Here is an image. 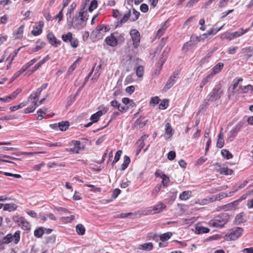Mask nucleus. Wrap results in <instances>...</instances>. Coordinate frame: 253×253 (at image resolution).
<instances>
[{"label": "nucleus", "mask_w": 253, "mask_h": 253, "mask_svg": "<svg viewBox=\"0 0 253 253\" xmlns=\"http://www.w3.org/2000/svg\"><path fill=\"white\" fill-rule=\"evenodd\" d=\"M25 105H26L25 103H21L18 105H15V106L10 107L9 108V109L11 111H16V110L20 109V108L23 107Z\"/></svg>", "instance_id": "50"}, {"label": "nucleus", "mask_w": 253, "mask_h": 253, "mask_svg": "<svg viewBox=\"0 0 253 253\" xmlns=\"http://www.w3.org/2000/svg\"><path fill=\"white\" fill-rule=\"evenodd\" d=\"M103 29H104L103 25H98L92 32L91 35L95 37L97 39H100L104 36L103 33Z\"/></svg>", "instance_id": "8"}, {"label": "nucleus", "mask_w": 253, "mask_h": 253, "mask_svg": "<svg viewBox=\"0 0 253 253\" xmlns=\"http://www.w3.org/2000/svg\"><path fill=\"white\" fill-rule=\"evenodd\" d=\"M86 14L85 11L80 12L78 17L70 19L72 20L71 22L74 28L79 30L83 29L85 26L87 20V18L86 17Z\"/></svg>", "instance_id": "2"}, {"label": "nucleus", "mask_w": 253, "mask_h": 253, "mask_svg": "<svg viewBox=\"0 0 253 253\" xmlns=\"http://www.w3.org/2000/svg\"><path fill=\"white\" fill-rule=\"evenodd\" d=\"M43 233V229L42 227L39 228L34 231V235L40 238L42 236V234Z\"/></svg>", "instance_id": "46"}, {"label": "nucleus", "mask_w": 253, "mask_h": 253, "mask_svg": "<svg viewBox=\"0 0 253 253\" xmlns=\"http://www.w3.org/2000/svg\"><path fill=\"white\" fill-rule=\"evenodd\" d=\"M209 231V228L205 227L200 226L196 228V232L198 234L207 233Z\"/></svg>", "instance_id": "42"}, {"label": "nucleus", "mask_w": 253, "mask_h": 253, "mask_svg": "<svg viewBox=\"0 0 253 253\" xmlns=\"http://www.w3.org/2000/svg\"><path fill=\"white\" fill-rule=\"evenodd\" d=\"M103 115V112L102 111H98L96 113L92 115L90 117V120L94 123H97L99 118Z\"/></svg>", "instance_id": "22"}, {"label": "nucleus", "mask_w": 253, "mask_h": 253, "mask_svg": "<svg viewBox=\"0 0 253 253\" xmlns=\"http://www.w3.org/2000/svg\"><path fill=\"white\" fill-rule=\"evenodd\" d=\"M69 126V122L67 121H62L58 124V127L61 131L66 130Z\"/></svg>", "instance_id": "24"}, {"label": "nucleus", "mask_w": 253, "mask_h": 253, "mask_svg": "<svg viewBox=\"0 0 253 253\" xmlns=\"http://www.w3.org/2000/svg\"><path fill=\"white\" fill-rule=\"evenodd\" d=\"M159 102V98L158 97H153L151 98L150 100V104H153L154 105L157 104Z\"/></svg>", "instance_id": "63"}, {"label": "nucleus", "mask_w": 253, "mask_h": 253, "mask_svg": "<svg viewBox=\"0 0 253 253\" xmlns=\"http://www.w3.org/2000/svg\"><path fill=\"white\" fill-rule=\"evenodd\" d=\"M13 239V235L11 234H7L6 236L2 239L3 243H4L5 244H7L11 242Z\"/></svg>", "instance_id": "37"}, {"label": "nucleus", "mask_w": 253, "mask_h": 253, "mask_svg": "<svg viewBox=\"0 0 253 253\" xmlns=\"http://www.w3.org/2000/svg\"><path fill=\"white\" fill-rule=\"evenodd\" d=\"M248 183V181H244L243 182V183H241V184H240L239 185H238L237 186V189L234 191V192H230L229 194H232L235 192H236L237 191H238V190H240L243 188H244L247 184Z\"/></svg>", "instance_id": "55"}, {"label": "nucleus", "mask_w": 253, "mask_h": 253, "mask_svg": "<svg viewBox=\"0 0 253 253\" xmlns=\"http://www.w3.org/2000/svg\"><path fill=\"white\" fill-rule=\"evenodd\" d=\"M40 94V90H36V91L30 95V96L29 97V100H30L31 101L38 100Z\"/></svg>", "instance_id": "30"}, {"label": "nucleus", "mask_w": 253, "mask_h": 253, "mask_svg": "<svg viewBox=\"0 0 253 253\" xmlns=\"http://www.w3.org/2000/svg\"><path fill=\"white\" fill-rule=\"evenodd\" d=\"M242 52L248 58L253 56V47L249 46L242 49Z\"/></svg>", "instance_id": "14"}, {"label": "nucleus", "mask_w": 253, "mask_h": 253, "mask_svg": "<svg viewBox=\"0 0 253 253\" xmlns=\"http://www.w3.org/2000/svg\"><path fill=\"white\" fill-rule=\"evenodd\" d=\"M221 155L227 160L231 159L233 157L232 154L226 149H222L221 151Z\"/></svg>", "instance_id": "31"}, {"label": "nucleus", "mask_w": 253, "mask_h": 253, "mask_svg": "<svg viewBox=\"0 0 253 253\" xmlns=\"http://www.w3.org/2000/svg\"><path fill=\"white\" fill-rule=\"evenodd\" d=\"M76 5L74 3H72L71 5L70 6L69 8L68 9V11L67 13V20L69 21V19H72L71 14L73 12L74 8H75Z\"/></svg>", "instance_id": "33"}, {"label": "nucleus", "mask_w": 253, "mask_h": 253, "mask_svg": "<svg viewBox=\"0 0 253 253\" xmlns=\"http://www.w3.org/2000/svg\"><path fill=\"white\" fill-rule=\"evenodd\" d=\"M130 161L129 157L127 156H125L124 157L123 163L121 165V170H124L126 169L127 168L129 164L130 163Z\"/></svg>", "instance_id": "23"}, {"label": "nucleus", "mask_w": 253, "mask_h": 253, "mask_svg": "<svg viewBox=\"0 0 253 253\" xmlns=\"http://www.w3.org/2000/svg\"><path fill=\"white\" fill-rule=\"evenodd\" d=\"M147 120L142 121L141 118H138L135 122V126L139 128H142L146 125Z\"/></svg>", "instance_id": "26"}, {"label": "nucleus", "mask_w": 253, "mask_h": 253, "mask_svg": "<svg viewBox=\"0 0 253 253\" xmlns=\"http://www.w3.org/2000/svg\"><path fill=\"white\" fill-rule=\"evenodd\" d=\"M122 154V150L117 151V152H116V153L115 154L114 159L112 162V165H114L115 163H117L120 160V157H121Z\"/></svg>", "instance_id": "48"}, {"label": "nucleus", "mask_w": 253, "mask_h": 253, "mask_svg": "<svg viewBox=\"0 0 253 253\" xmlns=\"http://www.w3.org/2000/svg\"><path fill=\"white\" fill-rule=\"evenodd\" d=\"M130 35L133 41V44L134 47H137L140 42V34L136 29H132L130 31Z\"/></svg>", "instance_id": "6"}, {"label": "nucleus", "mask_w": 253, "mask_h": 253, "mask_svg": "<svg viewBox=\"0 0 253 253\" xmlns=\"http://www.w3.org/2000/svg\"><path fill=\"white\" fill-rule=\"evenodd\" d=\"M47 111V108H44L43 109V110H42V109H39L38 111H37V114L38 115V118H39V120H41L43 119V116L42 115V114H45Z\"/></svg>", "instance_id": "51"}, {"label": "nucleus", "mask_w": 253, "mask_h": 253, "mask_svg": "<svg viewBox=\"0 0 253 253\" xmlns=\"http://www.w3.org/2000/svg\"><path fill=\"white\" fill-rule=\"evenodd\" d=\"M243 232V229L241 227L234 228L225 235V239L227 241L236 240L242 235Z\"/></svg>", "instance_id": "4"}, {"label": "nucleus", "mask_w": 253, "mask_h": 253, "mask_svg": "<svg viewBox=\"0 0 253 253\" xmlns=\"http://www.w3.org/2000/svg\"><path fill=\"white\" fill-rule=\"evenodd\" d=\"M166 208V206L165 204L160 203L155 206L153 210L155 211V213H159L165 209Z\"/></svg>", "instance_id": "28"}, {"label": "nucleus", "mask_w": 253, "mask_h": 253, "mask_svg": "<svg viewBox=\"0 0 253 253\" xmlns=\"http://www.w3.org/2000/svg\"><path fill=\"white\" fill-rule=\"evenodd\" d=\"M172 236L171 232H167L160 236V240L164 242L169 240Z\"/></svg>", "instance_id": "39"}, {"label": "nucleus", "mask_w": 253, "mask_h": 253, "mask_svg": "<svg viewBox=\"0 0 253 253\" xmlns=\"http://www.w3.org/2000/svg\"><path fill=\"white\" fill-rule=\"evenodd\" d=\"M168 105V103L165 100H164L160 103L159 107L160 109L164 110L167 108Z\"/></svg>", "instance_id": "61"}, {"label": "nucleus", "mask_w": 253, "mask_h": 253, "mask_svg": "<svg viewBox=\"0 0 253 253\" xmlns=\"http://www.w3.org/2000/svg\"><path fill=\"white\" fill-rule=\"evenodd\" d=\"M3 174L6 176H12L15 178H19L21 177V175L18 174H13L11 173L6 172H3Z\"/></svg>", "instance_id": "57"}, {"label": "nucleus", "mask_w": 253, "mask_h": 253, "mask_svg": "<svg viewBox=\"0 0 253 253\" xmlns=\"http://www.w3.org/2000/svg\"><path fill=\"white\" fill-rule=\"evenodd\" d=\"M105 41L108 45L112 46H116L118 43V40L113 35L106 37Z\"/></svg>", "instance_id": "12"}, {"label": "nucleus", "mask_w": 253, "mask_h": 253, "mask_svg": "<svg viewBox=\"0 0 253 253\" xmlns=\"http://www.w3.org/2000/svg\"><path fill=\"white\" fill-rule=\"evenodd\" d=\"M190 197V192L189 191H184L179 195V198L182 200H186Z\"/></svg>", "instance_id": "38"}, {"label": "nucleus", "mask_w": 253, "mask_h": 253, "mask_svg": "<svg viewBox=\"0 0 253 253\" xmlns=\"http://www.w3.org/2000/svg\"><path fill=\"white\" fill-rule=\"evenodd\" d=\"M76 232L79 235H83L85 233V228L84 226L82 224H79L76 226Z\"/></svg>", "instance_id": "29"}, {"label": "nucleus", "mask_w": 253, "mask_h": 253, "mask_svg": "<svg viewBox=\"0 0 253 253\" xmlns=\"http://www.w3.org/2000/svg\"><path fill=\"white\" fill-rule=\"evenodd\" d=\"M237 49H238V47H236V46L230 47L228 48V52L230 54H233L236 52Z\"/></svg>", "instance_id": "64"}, {"label": "nucleus", "mask_w": 253, "mask_h": 253, "mask_svg": "<svg viewBox=\"0 0 253 253\" xmlns=\"http://www.w3.org/2000/svg\"><path fill=\"white\" fill-rule=\"evenodd\" d=\"M39 26L40 27L39 28L36 27L37 30H33L32 31L31 33L34 36L40 35L42 32V27L43 26V23L42 21H40L39 23Z\"/></svg>", "instance_id": "25"}, {"label": "nucleus", "mask_w": 253, "mask_h": 253, "mask_svg": "<svg viewBox=\"0 0 253 253\" xmlns=\"http://www.w3.org/2000/svg\"><path fill=\"white\" fill-rule=\"evenodd\" d=\"M221 38L223 39H225L229 41H231L233 39L232 33L227 32L223 34L221 36Z\"/></svg>", "instance_id": "47"}, {"label": "nucleus", "mask_w": 253, "mask_h": 253, "mask_svg": "<svg viewBox=\"0 0 253 253\" xmlns=\"http://www.w3.org/2000/svg\"><path fill=\"white\" fill-rule=\"evenodd\" d=\"M13 238L15 239V243L17 244L20 240V232L19 231H16L13 235Z\"/></svg>", "instance_id": "59"}, {"label": "nucleus", "mask_w": 253, "mask_h": 253, "mask_svg": "<svg viewBox=\"0 0 253 253\" xmlns=\"http://www.w3.org/2000/svg\"><path fill=\"white\" fill-rule=\"evenodd\" d=\"M223 66V63L220 62L217 63L212 68V71L210 73V74H212V75L214 76L215 74H217L218 73L221 71Z\"/></svg>", "instance_id": "13"}, {"label": "nucleus", "mask_w": 253, "mask_h": 253, "mask_svg": "<svg viewBox=\"0 0 253 253\" xmlns=\"http://www.w3.org/2000/svg\"><path fill=\"white\" fill-rule=\"evenodd\" d=\"M240 88L243 93H247L250 90L251 93H253V85H252L248 84L244 86H241Z\"/></svg>", "instance_id": "36"}, {"label": "nucleus", "mask_w": 253, "mask_h": 253, "mask_svg": "<svg viewBox=\"0 0 253 253\" xmlns=\"http://www.w3.org/2000/svg\"><path fill=\"white\" fill-rule=\"evenodd\" d=\"M97 6V1L96 0H92L88 7V10L90 12H91L93 11L94 9H95Z\"/></svg>", "instance_id": "49"}, {"label": "nucleus", "mask_w": 253, "mask_h": 253, "mask_svg": "<svg viewBox=\"0 0 253 253\" xmlns=\"http://www.w3.org/2000/svg\"><path fill=\"white\" fill-rule=\"evenodd\" d=\"M175 156H176L175 152L173 151H170L168 154V159L170 161L173 160L174 159V158H175Z\"/></svg>", "instance_id": "53"}, {"label": "nucleus", "mask_w": 253, "mask_h": 253, "mask_svg": "<svg viewBox=\"0 0 253 253\" xmlns=\"http://www.w3.org/2000/svg\"><path fill=\"white\" fill-rule=\"evenodd\" d=\"M19 50H20V48H18L16 50H14L13 54L12 55L10 54L9 56V57L7 58L6 60H8L9 58H11L10 61V63H12V62L14 60L15 57L17 55Z\"/></svg>", "instance_id": "52"}, {"label": "nucleus", "mask_w": 253, "mask_h": 253, "mask_svg": "<svg viewBox=\"0 0 253 253\" xmlns=\"http://www.w3.org/2000/svg\"><path fill=\"white\" fill-rule=\"evenodd\" d=\"M178 73L174 72L172 76H171L169 80L168 81L166 85H165L163 90L165 91L168 89L171 88L176 83L177 78H178Z\"/></svg>", "instance_id": "7"}, {"label": "nucleus", "mask_w": 253, "mask_h": 253, "mask_svg": "<svg viewBox=\"0 0 253 253\" xmlns=\"http://www.w3.org/2000/svg\"><path fill=\"white\" fill-rule=\"evenodd\" d=\"M120 193L121 190L119 189L116 188L114 189L112 194V197L113 198V199H116L120 194Z\"/></svg>", "instance_id": "60"}, {"label": "nucleus", "mask_w": 253, "mask_h": 253, "mask_svg": "<svg viewBox=\"0 0 253 253\" xmlns=\"http://www.w3.org/2000/svg\"><path fill=\"white\" fill-rule=\"evenodd\" d=\"M140 9L142 12L145 13L148 11V7L147 4L143 3L140 5Z\"/></svg>", "instance_id": "62"}, {"label": "nucleus", "mask_w": 253, "mask_h": 253, "mask_svg": "<svg viewBox=\"0 0 253 253\" xmlns=\"http://www.w3.org/2000/svg\"><path fill=\"white\" fill-rule=\"evenodd\" d=\"M223 93L220 85H216L212 91L207 95L202 105V108L204 106H207L209 102L216 101L219 99Z\"/></svg>", "instance_id": "1"}, {"label": "nucleus", "mask_w": 253, "mask_h": 253, "mask_svg": "<svg viewBox=\"0 0 253 253\" xmlns=\"http://www.w3.org/2000/svg\"><path fill=\"white\" fill-rule=\"evenodd\" d=\"M144 73V68L142 66H138L136 69V74L138 77L140 78L143 76Z\"/></svg>", "instance_id": "43"}, {"label": "nucleus", "mask_w": 253, "mask_h": 253, "mask_svg": "<svg viewBox=\"0 0 253 253\" xmlns=\"http://www.w3.org/2000/svg\"><path fill=\"white\" fill-rule=\"evenodd\" d=\"M128 109V106H121V104H120L118 109L119 111V112L121 113H125L127 111Z\"/></svg>", "instance_id": "54"}, {"label": "nucleus", "mask_w": 253, "mask_h": 253, "mask_svg": "<svg viewBox=\"0 0 253 253\" xmlns=\"http://www.w3.org/2000/svg\"><path fill=\"white\" fill-rule=\"evenodd\" d=\"M224 25V24L218 28H212L209 30L207 33L203 34V36L204 37H207V35H215L217 32H218L222 28Z\"/></svg>", "instance_id": "27"}, {"label": "nucleus", "mask_w": 253, "mask_h": 253, "mask_svg": "<svg viewBox=\"0 0 253 253\" xmlns=\"http://www.w3.org/2000/svg\"><path fill=\"white\" fill-rule=\"evenodd\" d=\"M167 27L166 25V23H164L161 28H160L157 31L156 37L159 38H160L164 33L166 29H167Z\"/></svg>", "instance_id": "34"}, {"label": "nucleus", "mask_w": 253, "mask_h": 253, "mask_svg": "<svg viewBox=\"0 0 253 253\" xmlns=\"http://www.w3.org/2000/svg\"><path fill=\"white\" fill-rule=\"evenodd\" d=\"M235 221L237 224H240L245 222L246 219L245 217V214L243 212H241L237 214L235 217Z\"/></svg>", "instance_id": "15"}, {"label": "nucleus", "mask_w": 253, "mask_h": 253, "mask_svg": "<svg viewBox=\"0 0 253 253\" xmlns=\"http://www.w3.org/2000/svg\"><path fill=\"white\" fill-rule=\"evenodd\" d=\"M49 43L56 47L60 45V42L58 41L52 33H48L47 36Z\"/></svg>", "instance_id": "10"}, {"label": "nucleus", "mask_w": 253, "mask_h": 253, "mask_svg": "<svg viewBox=\"0 0 253 253\" xmlns=\"http://www.w3.org/2000/svg\"><path fill=\"white\" fill-rule=\"evenodd\" d=\"M228 216L222 214L216 216L212 220L209 222V224L213 227L222 228L228 221Z\"/></svg>", "instance_id": "3"}, {"label": "nucleus", "mask_w": 253, "mask_h": 253, "mask_svg": "<svg viewBox=\"0 0 253 253\" xmlns=\"http://www.w3.org/2000/svg\"><path fill=\"white\" fill-rule=\"evenodd\" d=\"M139 14V12L135 9H133L132 14L130 16V20L133 22L135 21L138 19Z\"/></svg>", "instance_id": "40"}, {"label": "nucleus", "mask_w": 253, "mask_h": 253, "mask_svg": "<svg viewBox=\"0 0 253 253\" xmlns=\"http://www.w3.org/2000/svg\"><path fill=\"white\" fill-rule=\"evenodd\" d=\"M165 126H166L165 133L167 135H169V136H172V129L171 126H170V124L169 123H167L166 124Z\"/></svg>", "instance_id": "41"}, {"label": "nucleus", "mask_w": 253, "mask_h": 253, "mask_svg": "<svg viewBox=\"0 0 253 253\" xmlns=\"http://www.w3.org/2000/svg\"><path fill=\"white\" fill-rule=\"evenodd\" d=\"M227 196H228V195L224 192H221V193H219L218 194L216 195V199L217 200H220L221 199H223V198H225Z\"/></svg>", "instance_id": "58"}, {"label": "nucleus", "mask_w": 253, "mask_h": 253, "mask_svg": "<svg viewBox=\"0 0 253 253\" xmlns=\"http://www.w3.org/2000/svg\"><path fill=\"white\" fill-rule=\"evenodd\" d=\"M17 208V206L14 203L5 204L3 205V210L8 211H15Z\"/></svg>", "instance_id": "21"}, {"label": "nucleus", "mask_w": 253, "mask_h": 253, "mask_svg": "<svg viewBox=\"0 0 253 253\" xmlns=\"http://www.w3.org/2000/svg\"><path fill=\"white\" fill-rule=\"evenodd\" d=\"M213 76L212 74L210 73L205 78L203 79L202 82L200 83V88H203L204 86L210 81L211 79Z\"/></svg>", "instance_id": "32"}, {"label": "nucleus", "mask_w": 253, "mask_h": 253, "mask_svg": "<svg viewBox=\"0 0 253 253\" xmlns=\"http://www.w3.org/2000/svg\"><path fill=\"white\" fill-rule=\"evenodd\" d=\"M153 247L152 243H147L140 245L138 246V249L140 250L150 251L153 249Z\"/></svg>", "instance_id": "17"}, {"label": "nucleus", "mask_w": 253, "mask_h": 253, "mask_svg": "<svg viewBox=\"0 0 253 253\" xmlns=\"http://www.w3.org/2000/svg\"><path fill=\"white\" fill-rule=\"evenodd\" d=\"M131 16V11L130 10H128L127 12L124 14L123 18L120 19V20H118L117 22V25L116 26L118 27L121 26L123 24L126 23L129 17H130Z\"/></svg>", "instance_id": "11"}, {"label": "nucleus", "mask_w": 253, "mask_h": 253, "mask_svg": "<svg viewBox=\"0 0 253 253\" xmlns=\"http://www.w3.org/2000/svg\"><path fill=\"white\" fill-rule=\"evenodd\" d=\"M242 127L241 124L237 125L234 127L231 130L228 134V139H230V141L233 140L234 137L236 136L238 132L240 130Z\"/></svg>", "instance_id": "9"}, {"label": "nucleus", "mask_w": 253, "mask_h": 253, "mask_svg": "<svg viewBox=\"0 0 253 253\" xmlns=\"http://www.w3.org/2000/svg\"><path fill=\"white\" fill-rule=\"evenodd\" d=\"M24 30V27L23 26H21L16 31V38H20L23 36Z\"/></svg>", "instance_id": "45"}, {"label": "nucleus", "mask_w": 253, "mask_h": 253, "mask_svg": "<svg viewBox=\"0 0 253 253\" xmlns=\"http://www.w3.org/2000/svg\"><path fill=\"white\" fill-rule=\"evenodd\" d=\"M249 30V28L244 29L243 28L240 29L238 31L233 33H231L233 39L237 38L247 33Z\"/></svg>", "instance_id": "19"}, {"label": "nucleus", "mask_w": 253, "mask_h": 253, "mask_svg": "<svg viewBox=\"0 0 253 253\" xmlns=\"http://www.w3.org/2000/svg\"><path fill=\"white\" fill-rule=\"evenodd\" d=\"M216 171L220 174L226 175H231L233 173V170L227 167L221 168L217 169Z\"/></svg>", "instance_id": "16"}, {"label": "nucleus", "mask_w": 253, "mask_h": 253, "mask_svg": "<svg viewBox=\"0 0 253 253\" xmlns=\"http://www.w3.org/2000/svg\"><path fill=\"white\" fill-rule=\"evenodd\" d=\"M45 43L42 42V41H38L37 42V45H36L35 47L34 48V51L36 52L38 50L42 49V47H44Z\"/></svg>", "instance_id": "44"}, {"label": "nucleus", "mask_w": 253, "mask_h": 253, "mask_svg": "<svg viewBox=\"0 0 253 253\" xmlns=\"http://www.w3.org/2000/svg\"><path fill=\"white\" fill-rule=\"evenodd\" d=\"M62 40L65 42H70L72 47L76 48L78 46L79 42L77 38L73 37V34L71 32H68L66 34H63L62 36Z\"/></svg>", "instance_id": "5"}, {"label": "nucleus", "mask_w": 253, "mask_h": 253, "mask_svg": "<svg viewBox=\"0 0 253 253\" xmlns=\"http://www.w3.org/2000/svg\"><path fill=\"white\" fill-rule=\"evenodd\" d=\"M80 150L79 149V148H78L77 147H75L74 148H69V149L66 148V151L76 153V154H79Z\"/></svg>", "instance_id": "56"}, {"label": "nucleus", "mask_w": 253, "mask_h": 253, "mask_svg": "<svg viewBox=\"0 0 253 253\" xmlns=\"http://www.w3.org/2000/svg\"><path fill=\"white\" fill-rule=\"evenodd\" d=\"M148 137V135L144 134L142 135L140 139H139L136 143V145L138 148L142 149L145 145L144 141L146 140Z\"/></svg>", "instance_id": "18"}, {"label": "nucleus", "mask_w": 253, "mask_h": 253, "mask_svg": "<svg viewBox=\"0 0 253 253\" xmlns=\"http://www.w3.org/2000/svg\"><path fill=\"white\" fill-rule=\"evenodd\" d=\"M224 144V140L223 139V133L220 131L218 135V139L216 142V147L221 148H222Z\"/></svg>", "instance_id": "20"}, {"label": "nucleus", "mask_w": 253, "mask_h": 253, "mask_svg": "<svg viewBox=\"0 0 253 253\" xmlns=\"http://www.w3.org/2000/svg\"><path fill=\"white\" fill-rule=\"evenodd\" d=\"M80 59V58H78L70 66L67 72L68 74H70L76 69Z\"/></svg>", "instance_id": "35"}]
</instances>
